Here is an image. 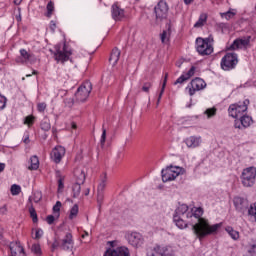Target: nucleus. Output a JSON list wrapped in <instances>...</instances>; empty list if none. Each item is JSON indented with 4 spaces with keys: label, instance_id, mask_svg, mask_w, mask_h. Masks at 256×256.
I'll return each mask as SVG.
<instances>
[{
    "label": "nucleus",
    "instance_id": "nucleus-3",
    "mask_svg": "<svg viewBox=\"0 0 256 256\" xmlns=\"http://www.w3.org/2000/svg\"><path fill=\"white\" fill-rule=\"evenodd\" d=\"M91 91H93V85L91 82H84L75 93L76 101L79 103H85V100L89 99Z\"/></svg>",
    "mask_w": 256,
    "mask_h": 256
},
{
    "label": "nucleus",
    "instance_id": "nucleus-57",
    "mask_svg": "<svg viewBox=\"0 0 256 256\" xmlns=\"http://www.w3.org/2000/svg\"><path fill=\"white\" fill-rule=\"evenodd\" d=\"M65 226V224H62L59 228H58V230H57V232H56V235L58 236V237H61V234L63 233V231H65V229L63 228Z\"/></svg>",
    "mask_w": 256,
    "mask_h": 256
},
{
    "label": "nucleus",
    "instance_id": "nucleus-18",
    "mask_svg": "<svg viewBox=\"0 0 256 256\" xmlns=\"http://www.w3.org/2000/svg\"><path fill=\"white\" fill-rule=\"evenodd\" d=\"M184 143L190 149H195V147H199V145H201V137L190 136L184 140Z\"/></svg>",
    "mask_w": 256,
    "mask_h": 256
},
{
    "label": "nucleus",
    "instance_id": "nucleus-56",
    "mask_svg": "<svg viewBox=\"0 0 256 256\" xmlns=\"http://www.w3.org/2000/svg\"><path fill=\"white\" fill-rule=\"evenodd\" d=\"M41 237H43V230L37 229L35 234V239H41Z\"/></svg>",
    "mask_w": 256,
    "mask_h": 256
},
{
    "label": "nucleus",
    "instance_id": "nucleus-12",
    "mask_svg": "<svg viewBox=\"0 0 256 256\" xmlns=\"http://www.w3.org/2000/svg\"><path fill=\"white\" fill-rule=\"evenodd\" d=\"M103 256H130L129 248L122 246L116 249H108Z\"/></svg>",
    "mask_w": 256,
    "mask_h": 256
},
{
    "label": "nucleus",
    "instance_id": "nucleus-10",
    "mask_svg": "<svg viewBox=\"0 0 256 256\" xmlns=\"http://www.w3.org/2000/svg\"><path fill=\"white\" fill-rule=\"evenodd\" d=\"M205 87H207V83H205L204 79L195 78L190 82L186 89L189 90V95L192 97L196 91H201L202 89H205Z\"/></svg>",
    "mask_w": 256,
    "mask_h": 256
},
{
    "label": "nucleus",
    "instance_id": "nucleus-35",
    "mask_svg": "<svg viewBox=\"0 0 256 256\" xmlns=\"http://www.w3.org/2000/svg\"><path fill=\"white\" fill-rule=\"evenodd\" d=\"M167 77H169L168 73L165 74L164 81H163V84H162V89H161L160 94L158 96V102L157 103H159V101H161V97H163V93H165V87L167 86Z\"/></svg>",
    "mask_w": 256,
    "mask_h": 256
},
{
    "label": "nucleus",
    "instance_id": "nucleus-51",
    "mask_svg": "<svg viewBox=\"0 0 256 256\" xmlns=\"http://www.w3.org/2000/svg\"><path fill=\"white\" fill-rule=\"evenodd\" d=\"M34 121H35V117H33V116H27V117L25 118L24 123H25V125H33Z\"/></svg>",
    "mask_w": 256,
    "mask_h": 256
},
{
    "label": "nucleus",
    "instance_id": "nucleus-20",
    "mask_svg": "<svg viewBox=\"0 0 256 256\" xmlns=\"http://www.w3.org/2000/svg\"><path fill=\"white\" fill-rule=\"evenodd\" d=\"M187 217L179 216V215H174L173 216V221L175 225L177 226L178 229H187Z\"/></svg>",
    "mask_w": 256,
    "mask_h": 256
},
{
    "label": "nucleus",
    "instance_id": "nucleus-17",
    "mask_svg": "<svg viewBox=\"0 0 256 256\" xmlns=\"http://www.w3.org/2000/svg\"><path fill=\"white\" fill-rule=\"evenodd\" d=\"M251 121V117L242 114V116H240V120H235L234 127L236 129H241L242 127H244L245 129L251 125Z\"/></svg>",
    "mask_w": 256,
    "mask_h": 256
},
{
    "label": "nucleus",
    "instance_id": "nucleus-26",
    "mask_svg": "<svg viewBox=\"0 0 256 256\" xmlns=\"http://www.w3.org/2000/svg\"><path fill=\"white\" fill-rule=\"evenodd\" d=\"M30 163L31 165L28 167L30 171H37V169H39V158L37 156H32Z\"/></svg>",
    "mask_w": 256,
    "mask_h": 256
},
{
    "label": "nucleus",
    "instance_id": "nucleus-30",
    "mask_svg": "<svg viewBox=\"0 0 256 256\" xmlns=\"http://www.w3.org/2000/svg\"><path fill=\"white\" fill-rule=\"evenodd\" d=\"M207 22V15L201 14L198 21L194 24L195 28L203 27Z\"/></svg>",
    "mask_w": 256,
    "mask_h": 256
},
{
    "label": "nucleus",
    "instance_id": "nucleus-15",
    "mask_svg": "<svg viewBox=\"0 0 256 256\" xmlns=\"http://www.w3.org/2000/svg\"><path fill=\"white\" fill-rule=\"evenodd\" d=\"M9 247V256H17V253H19L20 256H25V249L23 248V246H21L20 242H11Z\"/></svg>",
    "mask_w": 256,
    "mask_h": 256
},
{
    "label": "nucleus",
    "instance_id": "nucleus-9",
    "mask_svg": "<svg viewBox=\"0 0 256 256\" xmlns=\"http://www.w3.org/2000/svg\"><path fill=\"white\" fill-rule=\"evenodd\" d=\"M246 111H247V103L246 102H244L241 105L231 104L228 109L229 115H230V117H233V119H237V118L241 117Z\"/></svg>",
    "mask_w": 256,
    "mask_h": 256
},
{
    "label": "nucleus",
    "instance_id": "nucleus-13",
    "mask_svg": "<svg viewBox=\"0 0 256 256\" xmlns=\"http://www.w3.org/2000/svg\"><path fill=\"white\" fill-rule=\"evenodd\" d=\"M63 157H65V147L57 146L52 150L51 159L54 163H61Z\"/></svg>",
    "mask_w": 256,
    "mask_h": 256
},
{
    "label": "nucleus",
    "instance_id": "nucleus-52",
    "mask_svg": "<svg viewBox=\"0 0 256 256\" xmlns=\"http://www.w3.org/2000/svg\"><path fill=\"white\" fill-rule=\"evenodd\" d=\"M195 69H196L195 66H192L190 70L185 74L188 79H191V77L195 75Z\"/></svg>",
    "mask_w": 256,
    "mask_h": 256
},
{
    "label": "nucleus",
    "instance_id": "nucleus-42",
    "mask_svg": "<svg viewBox=\"0 0 256 256\" xmlns=\"http://www.w3.org/2000/svg\"><path fill=\"white\" fill-rule=\"evenodd\" d=\"M19 193H21V186H19L17 184H13L11 186V194L12 195H19Z\"/></svg>",
    "mask_w": 256,
    "mask_h": 256
},
{
    "label": "nucleus",
    "instance_id": "nucleus-25",
    "mask_svg": "<svg viewBox=\"0 0 256 256\" xmlns=\"http://www.w3.org/2000/svg\"><path fill=\"white\" fill-rule=\"evenodd\" d=\"M75 177H76V184L78 185H83V183H85V172L83 170H77L75 171Z\"/></svg>",
    "mask_w": 256,
    "mask_h": 256
},
{
    "label": "nucleus",
    "instance_id": "nucleus-4",
    "mask_svg": "<svg viewBox=\"0 0 256 256\" xmlns=\"http://www.w3.org/2000/svg\"><path fill=\"white\" fill-rule=\"evenodd\" d=\"M256 168L249 167L243 170L241 180L244 187H253L255 185Z\"/></svg>",
    "mask_w": 256,
    "mask_h": 256
},
{
    "label": "nucleus",
    "instance_id": "nucleus-6",
    "mask_svg": "<svg viewBox=\"0 0 256 256\" xmlns=\"http://www.w3.org/2000/svg\"><path fill=\"white\" fill-rule=\"evenodd\" d=\"M73 53L70 50H67V44H58L55 46L54 57L55 60L60 63H65V61H69V56Z\"/></svg>",
    "mask_w": 256,
    "mask_h": 256
},
{
    "label": "nucleus",
    "instance_id": "nucleus-49",
    "mask_svg": "<svg viewBox=\"0 0 256 256\" xmlns=\"http://www.w3.org/2000/svg\"><path fill=\"white\" fill-rule=\"evenodd\" d=\"M59 211H61V201H57L56 204L53 206V212L58 214L59 217Z\"/></svg>",
    "mask_w": 256,
    "mask_h": 256
},
{
    "label": "nucleus",
    "instance_id": "nucleus-39",
    "mask_svg": "<svg viewBox=\"0 0 256 256\" xmlns=\"http://www.w3.org/2000/svg\"><path fill=\"white\" fill-rule=\"evenodd\" d=\"M46 9H47V17H51V15H53V11L55 9L53 1L48 2Z\"/></svg>",
    "mask_w": 256,
    "mask_h": 256
},
{
    "label": "nucleus",
    "instance_id": "nucleus-64",
    "mask_svg": "<svg viewBox=\"0 0 256 256\" xmlns=\"http://www.w3.org/2000/svg\"><path fill=\"white\" fill-rule=\"evenodd\" d=\"M22 2H23V0H14L15 5H21Z\"/></svg>",
    "mask_w": 256,
    "mask_h": 256
},
{
    "label": "nucleus",
    "instance_id": "nucleus-55",
    "mask_svg": "<svg viewBox=\"0 0 256 256\" xmlns=\"http://www.w3.org/2000/svg\"><path fill=\"white\" fill-rule=\"evenodd\" d=\"M46 221H47L48 225H53V223L55 222V216H53V215H48V216L46 217Z\"/></svg>",
    "mask_w": 256,
    "mask_h": 256
},
{
    "label": "nucleus",
    "instance_id": "nucleus-11",
    "mask_svg": "<svg viewBox=\"0 0 256 256\" xmlns=\"http://www.w3.org/2000/svg\"><path fill=\"white\" fill-rule=\"evenodd\" d=\"M73 245V234L66 232L65 237L61 240L60 248H62L63 251H71L73 249Z\"/></svg>",
    "mask_w": 256,
    "mask_h": 256
},
{
    "label": "nucleus",
    "instance_id": "nucleus-45",
    "mask_svg": "<svg viewBox=\"0 0 256 256\" xmlns=\"http://www.w3.org/2000/svg\"><path fill=\"white\" fill-rule=\"evenodd\" d=\"M6 105H7V98L0 94V111H2V109H5Z\"/></svg>",
    "mask_w": 256,
    "mask_h": 256
},
{
    "label": "nucleus",
    "instance_id": "nucleus-8",
    "mask_svg": "<svg viewBox=\"0 0 256 256\" xmlns=\"http://www.w3.org/2000/svg\"><path fill=\"white\" fill-rule=\"evenodd\" d=\"M154 13L156 15V21H163L167 19V13H169V6L165 1H159L154 7Z\"/></svg>",
    "mask_w": 256,
    "mask_h": 256
},
{
    "label": "nucleus",
    "instance_id": "nucleus-63",
    "mask_svg": "<svg viewBox=\"0 0 256 256\" xmlns=\"http://www.w3.org/2000/svg\"><path fill=\"white\" fill-rule=\"evenodd\" d=\"M185 5H191L193 0H184Z\"/></svg>",
    "mask_w": 256,
    "mask_h": 256
},
{
    "label": "nucleus",
    "instance_id": "nucleus-34",
    "mask_svg": "<svg viewBox=\"0 0 256 256\" xmlns=\"http://www.w3.org/2000/svg\"><path fill=\"white\" fill-rule=\"evenodd\" d=\"M77 215H79V205L75 204L70 210L69 219H75Z\"/></svg>",
    "mask_w": 256,
    "mask_h": 256
},
{
    "label": "nucleus",
    "instance_id": "nucleus-41",
    "mask_svg": "<svg viewBox=\"0 0 256 256\" xmlns=\"http://www.w3.org/2000/svg\"><path fill=\"white\" fill-rule=\"evenodd\" d=\"M103 199H105V193L97 192V203L99 209H101V206L103 205Z\"/></svg>",
    "mask_w": 256,
    "mask_h": 256
},
{
    "label": "nucleus",
    "instance_id": "nucleus-61",
    "mask_svg": "<svg viewBox=\"0 0 256 256\" xmlns=\"http://www.w3.org/2000/svg\"><path fill=\"white\" fill-rule=\"evenodd\" d=\"M217 25H218L219 29H222V31H223V29H227V24H225V23H219Z\"/></svg>",
    "mask_w": 256,
    "mask_h": 256
},
{
    "label": "nucleus",
    "instance_id": "nucleus-21",
    "mask_svg": "<svg viewBox=\"0 0 256 256\" xmlns=\"http://www.w3.org/2000/svg\"><path fill=\"white\" fill-rule=\"evenodd\" d=\"M161 173L163 183H167V181H175V179H177V176L174 175L171 169H163Z\"/></svg>",
    "mask_w": 256,
    "mask_h": 256
},
{
    "label": "nucleus",
    "instance_id": "nucleus-1",
    "mask_svg": "<svg viewBox=\"0 0 256 256\" xmlns=\"http://www.w3.org/2000/svg\"><path fill=\"white\" fill-rule=\"evenodd\" d=\"M174 215H178V217H186V219H196V222H191V225L192 231L199 241L205 239V237L209 235H213V233L221 229V223L211 225L209 224V220L201 218L203 216V208L201 207H194L189 211V206H187V204H182L178 206Z\"/></svg>",
    "mask_w": 256,
    "mask_h": 256
},
{
    "label": "nucleus",
    "instance_id": "nucleus-44",
    "mask_svg": "<svg viewBox=\"0 0 256 256\" xmlns=\"http://www.w3.org/2000/svg\"><path fill=\"white\" fill-rule=\"evenodd\" d=\"M107 139V130L105 128L102 129V135H101V139H100V145L101 147L105 146V141Z\"/></svg>",
    "mask_w": 256,
    "mask_h": 256
},
{
    "label": "nucleus",
    "instance_id": "nucleus-32",
    "mask_svg": "<svg viewBox=\"0 0 256 256\" xmlns=\"http://www.w3.org/2000/svg\"><path fill=\"white\" fill-rule=\"evenodd\" d=\"M29 213L33 223H37L39 218H37V211L35 210V207H33V204H31L29 207Z\"/></svg>",
    "mask_w": 256,
    "mask_h": 256
},
{
    "label": "nucleus",
    "instance_id": "nucleus-7",
    "mask_svg": "<svg viewBox=\"0 0 256 256\" xmlns=\"http://www.w3.org/2000/svg\"><path fill=\"white\" fill-rule=\"evenodd\" d=\"M175 251L171 246H156L147 252V256H174Z\"/></svg>",
    "mask_w": 256,
    "mask_h": 256
},
{
    "label": "nucleus",
    "instance_id": "nucleus-33",
    "mask_svg": "<svg viewBox=\"0 0 256 256\" xmlns=\"http://www.w3.org/2000/svg\"><path fill=\"white\" fill-rule=\"evenodd\" d=\"M204 115H206L207 119H211L217 115V108H208L204 111Z\"/></svg>",
    "mask_w": 256,
    "mask_h": 256
},
{
    "label": "nucleus",
    "instance_id": "nucleus-24",
    "mask_svg": "<svg viewBox=\"0 0 256 256\" xmlns=\"http://www.w3.org/2000/svg\"><path fill=\"white\" fill-rule=\"evenodd\" d=\"M121 57V51H119V48H114L110 54L109 61L113 67L117 65L119 62V58Z\"/></svg>",
    "mask_w": 256,
    "mask_h": 256
},
{
    "label": "nucleus",
    "instance_id": "nucleus-50",
    "mask_svg": "<svg viewBox=\"0 0 256 256\" xmlns=\"http://www.w3.org/2000/svg\"><path fill=\"white\" fill-rule=\"evenodd\" d=\"M64 103H65V106H66V107L71 108V107H73L75 101L73 100V98H66V99L64 100Z\"/></svg>",
    "mask_w": 256,
    "mask_h": 256
},
{
    "label": "nucleus",
    "instance_id": "nucleus-19",
    "mask_svg": "<svg viewBox=\"0 0 256 256\" xmlns=\"http://www.w3.org/2000/svg\"><path fill=\"white\" fill-rule=\"evenodd\" d=\"M112 17L114 21H121L125 17L123 9L119 8L116 4L112 5Z\"/></svg>",
    "mask_w": 256,
    "mask_h": 256
},
{
    "label": "nucleus",
    "instance_id": "nucleus-28",
    "mask_svg": "<svg viewBox=\"0 0 256 256\" xmlns=\"http://www.w3.org/2000/svg\"><path fill=\"white\" fill-rule=\"evenodd\" d=\"M225 231L226 233H228V235H230L232 239H234V241H237V239H239V232H237V230H234L233 227L227 226L225 228Z\"/></svg>",
    "mask_w": 256,
    "mask_h": 256
},
{
    "label": "nucleus",
    "instance_id": "nucleus-5",
    "mask_svg": "<svg viewBox=\"0 0 256 256\" xmlns=\"http://www.w3.org/2000/svg\"><path fill=\"white\" fill-rule=\"evenodd\" d=\"M210 39L211 38L196 39V51L199 53V55L205 56V55H211V53H213V45L209 44Z\"/></svg>",
    "mask_w": 256,
    "mask_h": 256
},
{
    "label": "nucleus",
    "instance_id": "nucleus-27",
    "mask_svg": "<svg viewBox=\"0 0 256 256\" xmlns=\"http://www.w3.org/2000/svg\"><path fill=\"white\" fill-rule=\"evenodd\" d=\"M81 195V184L74 183L72 185V197L73 199H78Z\"/></svg>",
    "mask_w": 256,
    "mask_h": 256
},
{
    "label": "nucleus",
    "instance_id": "nucleus-40",
    "mask_svg": "<svg viewBox=\"0 0 256 256\" xmlns=\"http://www.w3.org/2000/svg\"><path fill=\"white\" fill-rule=\"evenodd\" d=\"M185 81H189V78L185 75L182 74L175 82L174 85H183Z\"/></svg>",
    "mask_w": 256,
    "mask_h": 256
},
{
    "label": "nucleus",
    "instance_id": "nucleus-2",
    "mask_svg": "<svg viewBox=\"0 0 256 256\" xmlns=\"http://www.w3.org/2000/svg\"><path fill=\"white\" fill-rule=\"evenodd\" d=\"M239 59L236 53H226V55L221 59V69L223 71H231L237 67Z\"/></svg>",
    "mask_w": 256,
    "mask_h": 256
},
{
    "label": "nucleus",
    "instance_id": "nucleus-48",
    "mask_svg": "<svg viewBox=\"0 0 256 256\" xmlns=\"http://www.w3.org/2000/svg\"><path fill=\"white\" fill-rule=\"evenodd\" d=\"M150 87H153V84L151 82H145L142 86V91H144V93H149Z\"/></svg>",
    "mask_w": 256,
    "mask_h": 256
},
{
    "label": "nucleus",
    "instance_id": "nucleus-31",
    "mask_svg": "<svg viewBox=\"0 0 256 256\" xmlns=\"http://www.w3.org/2000/svg\"><path fill=\"white\" fill-rule=\"evenodd\" d=\"M105 187H107V174L104 175V179L98 185L97 193H105Z\"/></svg>",
    "mask_w": 256,
    "mask_h": 256
},
{
    "label": "nucleus",
    "instance_id": "nucleus-53",
    "mask_svg": "<svg viewBox=\"0 0 256 256\" xmlns=\"http://www.w3.org/2000/svg\"><path fill=\"white\" fill-rule=\"evenodd\" d=\"M248 253L251 256H255L256 255V244L250 246V248L248 249Z\"/></svg>",
    "mask_w": 256,
    "mask_h": 256
},
{
    "label": "nucleus",
    "instance_id": "nucleus-43",
    "mask_svg": "<svg viewBox=\"0 0 256 256\" xmlns=\"http://www.w3.org/2000/svg\"><path fill=\"white\" fill-rule=\"evenodd\" d=\"M32 253L35 255H41V245L39 244H33L31 248Z\"/></svg>",
    "mask_w": 256,
    "mask_h": 256
},
{
    "label": "nucleus",
    "instance_id": "nucleus-23",
    "mask_svg": "<svg viewBox=\"0 0 256 256\" xmlns=\"http://www.w3.org/2000/svg\"><path fill=\"white\" fill-rule=\"evenodd\" d=\"M21 58L17 59V63H29L33 59V54L27 52L25 49L20 50Z\"/></svg>",
    "mask_w": 256,
    "mask_h": 256
},
{
    "label": "nucleus",
    "instance_id": "nucleus-37",
    "mask_svg": "<svg viewBox=\"0 0 256 256\" xmlns=\"http://www.w3.org/2000/svg\"><path fill=\"white\" fill-rule=\"evenodd\" d=\"M41 199H43V195L41 194V192L37 191V192H34L33 199L29 198V201L30 203L32 200L34 201V203H39Z\"/></svg>",
    "mask_w": 256,
    "mask_h": 256
},
{
    "label": "nucleus",
    "instance_id": "nucleus-36",
    "mask_svg": "<svg viewBox=\"0 0 256 256\" xmlns=\"http://www.w3.org/2000/svg\"><path fill=\"white\" fill-rule=\"evenodd\" d=\"M41 129L42 131H49L51 129V123L49 122L48 119H44L41 122Z\"/></svg>",
    "mask_w": 256,
    "mask_h": 256
},
{
    "label": "nucleus",
    "instance_id": "nucleus-59",
    "mask_svg": "<svg viewBox=\"0 0 256 256\" xmlns=\"http://www.w3.org/2000/svg\"><path fill=\"white\" fill-rule=\"evenodd\" d=\"M56 28H57V24H55V21H51L50 22V29H51V31H55Z\"/></svg>",
    "mask_w": 256,
    "mask_h": 256
},
{
    "label": "nucleus",
    "instance_id": "nucleus-62",
    "mask_svg": "<svg viewBox=\"0 0 256 256\" xmlns=\"http://www.w3.org/2000/svg\"><path fill=\"white\" fill-rule=\"evenodd\" d=\"M5 171V163H0V173H3Z\"/></svg>",
    "mask_w": 256,
    "mask_h": 256
},
{
    "label": "nucleus",
    "instance_id": "nucleus-58",
    "mask_svg": "<svg viewBox=\"0 0 256 256\" xmlns=\"http://www.w3.org/2000/svg\"><path fill=\"white\" fill-rule=\"evenodd\" d=\"M57 247H61V244H59V242L55 240L54 243L52 244V251H55Z\"/></svg>",
    "mask_w": 256,
    "mask_h": 256
},
{
    "label": "nucleus",
    "instance_id": "nucleus-14",
    "mask_svg": "<svg viewBox=\"0 0 256 256\" xmlns=\"http://www.w3.org/2000/svg\"><path fill=\"white\" fill-rule=\"evenodd\" d=\"M128 243L132 245V247H141V245H143V236L140 233L133 232L128 235Z\"/></svg>",
    "mask_w": 256,
    "mask_h": 256
},
{
    "label": "nucleus",
    "instance_id": "nucleus-22",
    "mask_svg": "<svg viewBox=\"0 0 256 256\" xmlns=\"http://www.w3.org/2000/svg\"><path fill=\"white\" fill-rule=\"evenodd\" d=\"M234 205L241 213H245L246 209L249 207L247 201H245L243 198H236L234 200Z\"/></svg>",
    "mask_w": 256,
    "mask_h": 256
},
{
    "label": "nucleus",
    "instance_id": "nucleus-47",
    "mask_svg": "<svg viewBox=\"0 0 256 256\" xmlns=\"http://www.w3.org/2000/svg\"><path fill=\"white\" fill-rule=\"evenodd\" d=\"M45 109H47V103L45 102L38 103L37 110L39 111V113H44Z\"/></svg>",
    "mask_w": 256,
    "mask_h": 256
},
{
    "label": "nucleus",
    "instance_id": "nucleus-54",
    "mask_svg": "<svg viewBox=\"0 0 256 256\" xmlns=\"http://www.w3.org/2000/svg\"><path fill=\"white\" fill-rule=\"evenodd\" d=\"M65 189V184L63 183V178L58 179V191H63Z\"/></svg>",
    "mask_w": 256,
    "mask_h": 256
},
{
    "label": "nucleus",
    "instance_id": "nucleus-60",
    "mask_svg": "<svg viewBox=\"0 0 256 256\" xmlns=\"http://www.w3.org/2000/svg\"><path fill=\"white\" fill-rule=\"evenodd\" d=\"M5 213H7V206H3L0 208V214L5 215Z\"/></svg>",
    "mask_w": 256,
    "mask_h": 256
},
{
    "label": "nucleus",
    "instance_id": "nucleus-16",
    "mask_svg": "<svg viewBox=\"0 0 256 256\" xmlns=\"http://www.w3.org/2000/svg\"><path fill=\"white\" fill-rule=\"evenodd\" d=\"M249 43H251V37L250 36L248 38L236 39L231 44L230 49H232V50L243 49V47H247L249 45Z\"/></svg>",
    "mask_w": 256,
    "mask_h": 256
},
{
    "label": "nucleus",
    "instance_id": "nucleus-29",
    "mask_svg": "<svg viewBox=\"0 0 256 256\" xmlns=\"http://www.w3.org/2000/svg\"><path fill=\"white\" fill-rule=\"evenodd\" d=\"M235 15H237V12L236 11L233 12V10L231 9L227 12L220 13L221 18L226 19L227 21H229V19H233Z\"/></svg>",
    "mask_w": 256,
    "mask_h": 256
},
{
    "label": "nucleus",
    "instance_id": "nucleus-46",
    "mask_svg": "<svg viewBox=\"0 0 256 256\" xmlns=\"http://www.w3.org/2000/svg\"><path fill=\"white\" fill-rule=\"evenodd\" d=\"M160 39L162 43H167L169 41V32L163 31V33L160 35Z\"/></svg>",
    "mask_w": 256,
    "mask_h": 256
},
{
    "label": "nucleus",
    "instance_id": "nucleus-38",
    "mask_svg": "<svg viewBox=\"0 0 256 256\" xmlns=\"http://www.w3.org/2000/svg\"><path fill=\"white\" fill-rule=\"evenodd\" d=\"M167 168L172 171V173L175 175V177H179V175H181V167H179V166H168Z\"/></svg>",
    "mask_w": 256,
    "mask_h": 256
}]
</instances>
